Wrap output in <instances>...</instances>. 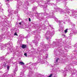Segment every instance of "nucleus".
Here are the masks:
<instances>
[{
	"instance_id": "f257e3e1",
	"label": "nucleus",
	"mask_w": 77,
	"mask_h": 77,
	"mask_svg": "<svg viewBox=\"0 0 77 77\" xmlns=\"http://www.w3.org/2000/svg\"><path fill=\"white\" fill-rule=\"evenodd\" d=\"M26 47H27V45H22L21 48H26Z\"/></svg>"
},
{
	"instance_id": "f03ea898",
	"label": "nucleus",
	"mask_w": 77,
	"mask_h": 77,
	"mask_svg": "<svg viewBox=\"0 0 77 77\" xmlns=\"http://www.w3.org/2000/svg\"><path fill=\"white\" fill-rule=\"evenodd\" d=\"M19 64H21V65H24V63L23 62H20L19 63Z\"/></svg>"
},
{
	"instance_id": "7ed1b4c3",
	"label": "nucleus",
	"mask_w": 77,
	"mask_h": 77,
	"mask_svg": "<svg viewBox=\"0 0 77 77\" xmlns=\"http://www.w3.org/2000/svg\"><path fill=\"white\" fill-rule=\"evenodd\" d=\"M65 33H67L68 32V29H66V30H64Z\"/></svg>"
},
{
	"instance_id": "20e7f679",
	"label": "nucleus",
	"mask_w": 77,
	"mask_h": 77,
	"mask_svg": "<svg viewBox=\"0 0 77 77\" xmlns=\"http://www.w3.org/2000/svg\"><path fill=\"white\" fill-rule=\"evenodd\" d=\"M52 75H53V74H51L49 76H48L47 77H52Z\"/></svg>"
},
{
	"instance_id": "39448f33",
	"label": "nucleus",
	"mask_w": 77,
	"mask_h": 77,
	"mask_svg": "<svg viewBox=\"0 0 77 77\" xmlns=\"http://www.w3.org/2000/svg\"><path fill=\"white\" fill-rule=\"evenodd\" d=\"M7 69H8V70H9V66H7Z\"/></svg>"
},
{
	"instance_id": "423d86ee",
	"label": "nucleus",
	"mask_w": 77,
	"mask_h": 77,
	"mask_svg": "<svg viewBox=\"0 0 77 77\" xmlns=\"http://www.w3.org/2000/svg\"><path fill=\"white\" fill-rule=\"evenodd\" d=\"M6 63H5V64L4 65V67H6Z\"/></svg>"
},
{
	"instance_id": "0eeeda50",
	"label": "nucleus",
	"mask_w": 77,
	"mask_h": 77,
	"mask_svg": "<svg viewBox=\"0 0 77 77\" xmlns=\"http://www.w3.org/2000/svg\"><path fill=\"white\" fill-rule=\"evenodd\" d=\"M14 35H15L16 36H18V34H17V32H15L14 33Z\"/></svg>"
},
{
	"instance_id": "6e6552de",
	"label": "nucleus",
	"mask_w": 77,
	"mask_h": 77,
	"mask_svg": "<svg viewBox=\"0 0 77 77\" xmlns=\"http://www.w3.org/2000/svg\"><path fill=\"white\" fill-rule=\"evenodd\" d=\"M59 58H58L56 60V62H58V60H59Z\"/></svg>"
},
{
	"instance_id": "1a4fd4ad",
	"label": "nucleus",
	"mask_w": 77,
	"mask_h": 77,
	"mask_svg": "<svg viewBox=\"0 0 77 77\" xmlns=\"http://www.w3.org/2000/svg\"><path fill=\"white\" fill-rule=\"evenodd\" d=\"M24 56H27V53H25V54H24Z\"/></svg>"
},
{
	"instance_id": "9d476101",
	"label": "nucleus",
	"mask_w": 77,
	"mask_h": 77,
	"mask_svg": "<svg viewBox=\"0 0 77 77\" xmlns=\"http://www.w3.org/2000/svg\"><path fill=\"white\" fill-rule=\"evenodd\" d=\"M29 22L31 21V19H30V18H29Z\"/></svg>"
},
{
	"instance_id": "9b49d317",
	"label": "nucleus",
	"mask_w": 77,
	"mask_h": 77,
	"mask_svg": "<svg viewBox=\"0 0 77 77\" xmlns=\"http://www.w3.org/2000/svg\"><path fill=\"white\" fill-rule=\"evenodd\" d=\"M19 24L20 25H21V22L19 23Z\"/></svg>"
},
{
	"instance_id": "f8f14e48",
	"label": "nucleus",
	"mask_w": 77,
	"mask_h": 77,
	"mask_svg": "<svg viewBox=\"0 0 77 77\" xmlns=\"http://www.w3.org/2000/svg\"><path fill=\"white\" fill-rule=\"evenodd\" d=\"M7 1H9V0H7Z\"/></svg>"
},
{
	"instance_id": "ddd939ff",
	"label": "nucleus",
	"mask_w": 77,
	"mask_h": 77,
	"mask_svg": "<svg viewBox=\"0 0 77 77\" xmlns=\"http://www.w3.org/2000/svg\"><path fill=\"white\" fill-rule=\"evenodd\" d=\"M64 36H65V35H64Z\"/></svg>"
}]
</instances>
